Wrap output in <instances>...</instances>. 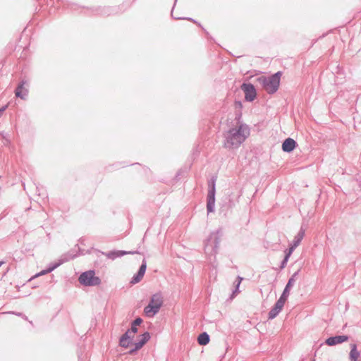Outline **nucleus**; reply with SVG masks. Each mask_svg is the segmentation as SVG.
<instances>
[{
    "label": "nucleus",
    "instance_id": "f257e3e1",
    "mask_svg": "<svg viewBox=\"0 0 361 361\" xmlns=\"http://www.w3.org/2000/svg\"><path fill=\"white\" fill-rule=\"evenodd\" d=\"M250 135V128L246 124H239L224 133V146L226 148H238Z\"/></svg>",
    "mask_w": 361,
    "mask_h": 361
},
{
    "label": "nucleus",
    "instance_id": "f03ea898",
    "mask_svg": "<svg viewBox=\"0 0 361 361\" xmlns=\"http://www.w3.org/2000/svg\"><path fill=\"white\" fill-rule=\"evenodd\" d=\"M281 75L282 73L278 71L268 77L259 76L256 80L268 94H273L279 90Z\"/></svg>",
    "mask_w": 361,
    "mask_h": 361
},
{
    "label": "nucleus",
    "instance_id": "7ed1b4c3",
    "mask_svg": "<svg viewBox=\"0 0 361 361\" xmlns=\"http://www.w3.org/2000/svg\"><path fill=\"white\" fill-rule=\"evenodd\" d=\"M163 302V295L161 292L153 294L149 304L144 308L145 314L149 318L154 317L159 312Z\"/></svg>",
    "mask_w": 361,
    "mask_h": 361
},
{
    "label": "nucleus",
    "instance_id": "20e7f679",
    "mask_svg": "<svg viewBox=\"0 0 361 361\" xmlns=\"http://www.w3.org/2000/svg\"><path fill=\"white\" fill-rule=\"evenodd\" d=\"M221 238L219 231L212 232L204 241V252L207 255H216L218 252Z\"/></svg>",
    "mask_w": 361,
    "mask_h": 361
},
{
    "label": "nucleus",
    "instance_id": "39448f33",
    "mask_svg": "<svg viewBox=\"0 0 361 361\" xmlns=\"http://www.w3.org/2000/svg\"><path fill=\"white\" fill-rule=\"evenodd\" d=\"M216 176H213L208 181V193L207 196V214L214 212L215 207L216 181Z\"/></svg>",
    "mask_w": 361,
    "mask_h": 361
},
{
    "label": "nucleus",
    "instance_id": "423d86ee",
    "mask_svg": "<svg viewBox=\"0 0 361 361\" xmlns=\"http://www.w3.org/2000/svg\"><path fill=\"white\" fill-rule=\"evenodd\" d=\"M78 281L85 286H99L102 282L101 279L95 276L94 270H88L81 273L79 276Z\"/></svg>",
    "mask_w": 361,
    "mask_h": 361
},
{
    "label": "nucleus",
    "instance_id": "0eeeda50",
    "mask_svg": "<svg viewBox=\"0 0 361 361\" xmlns=\"http://www.w3.org/2000/svg\"><path fill=\"white\" fill-rule=\"evenodd\" d=\"M240 88L245 94V100L246 102H252L256 99L257 91L253 84L250 82H243Z\"/></svg>",
    "mask_w": 361,
    "mask_h": 361
},
{
    "label": "nucleus",
    "instance_id": "6e6552de",
    "mask_svg": "<svg viewBox=\"0 0 361 361\" xmlns=\"http://www.w3.org/2000/svg\"><path fill=\"white\" fill-rule=\"evenodd\" d=\"M120 6H104L94 8L92 12L104 16H109L111 15H115L120 12Z\"/></svg>",
    "mask_w": 361,
    "mask_h": 361
},
{
    "label": "nucleus",
    "instance_id": "1a4fd4ad",
    "mask_svg": "<svg viewBox=\"0 0 361 361\" xmlns=\"http://www.w3.org/2000/svg\"><path fill=\"white\" fill-rule=\"evenodd\" d=\"M29 83L25 80H22L16 87L15 90V95L16 97H19L23 100H25L28 95Z\"/></svg>",
    "mask_w": 361,
    "mask_h": 361
},
{
    "label": "nucleus",
    "instance_id": "9d476101",
    "mask_svg": "<svg viewBox=\"0 0 361 361\" xmlns=\"http://www.w3.org/2000/svg\"><path fill=\"white\" fill-rule=\"evenodd\" d=\"M300 271V270L298 269L297 271L294 272L292 274V276L290 277V279H288V282H287V283L280 296L281 298H282L283 299H284L286 300H288V298L290 295V289L294 286L296 278L299 275Z\"/></svg>",
    "mask_w": 361,
    "mask_h": 361
},
{
    "label": "nucleus",
    "instance_id": "9b49d317",
    "mask_svg": "<svg viewBox=\"0 0 361 361\" xmlns=\"http://www.w3.org/2000/svg\"><path fill=\"white\" fill-rule=\"evenodd\" d=\"M286 300L279 298L268 313V319H273L281 312Z\"/></svg>",
    "mask_w": 361,
    "mask_h": 361
},
{
    "label": "nucleus",
    "instance_id": "f8f14e48",
    "mask_svg": "<svg viewBox=\"0 0 361 361\" xmlns=\"http://www.w3.org/2000/svg\"><path fill=\"white\" fill-rule=\"evenodd\" d=\"M349 338L348 335H336L327 338L324 343L329 346H334L348 341Z\"/></svg>",
    "mask_w": 361,
    "mask_h": 361
},
{
    "label": "nucleus",
    "instance_id": "ddd939ff",
    "mask_svg": "<svg viewBox=\"0 0 361 361\" xmlns=\"http://www.w3.org/2000/svg\"><path fill=\"white\" fill-rule=\"evenodd\" d=\"M305 231L302 226L298 233V234L295 236L292 243L290 245L289 247L286 250L290 253H293L295 249L300 244L302 240L305 236Z\"/></svg>",
    "mask_w": 361,
    "mask_h": 361
},
{
    "label": "nucleus",
    "instance_id": "4468645a",
    "mask_svg": "<svg viewBox=\"0 0 361 361\" xmlns=\"http://www.w3.org/2000/svg\"><path fill=\"white\" fill-rule=\"evenodd\" d=\"M147 269V262L146 260L144 259L142 262L141 265L139 267V269L137 272L134 274V276L132 277L130 283L131 284H136L139 283L142 279L143 278Z\"/></svg>",
    "mask_w": 361,
    "mask_h": 361
},
{
    "label": "nucleus",
    "instance_id": "2eb2a0df",
    "mask_svg": "<svg viewBox=\"0 0 361 361\" xmlns=\"http://www.w3.org/2000/svg\"><path fill=\"white\" fill-rule=\"evenodd\" d=\"M133 338L134 336H131L129 331H126L119 338V345L123 348H128L133 344Z\"/></svg>",
    "mask_w": 361,
    "mask_h": 361
},
{
    "label": "nucleus",
    "instance_id": "dca6fc26",
    "mask_svg": "<svg viewBox=\"0 0 361 361\" xmlns=\"http://www.w3.org/2000/svg\"><path fill=\"white\" fill-rule=\"evenodd\" d=\"M137 252H127L125 250H111L107 252H102V254L105 255L107 258L114 260L118 257H123L128 254H134Z\"/></svg>",
    "mask_w": 361,
    "mask_h": 361
},
{
    "label": "nucleus",
    "instance_id": "f3484780",
    "mask_svg": "<svg viewBox=\"0 0 361 361\" xmlns=\"http://www.w3.org/2000/svg\"><path fill=\"white\" fill-rule=\"evenodd\" d=\"M297 145L298 144L295 140L293 138L288 137L285 139L282 143V150L284 152L290 153L295 149Z\"/></svg>",
    "mask_w": 361,
    "mask_h": 361
},
{
    "label": "nucleus",
    "instance_id": "a211bd4d",
    "mask_svg": "<svg viewBox=\"0 0 361 361\" xmlns=\"http://www.w3.org/2000/svg\"><path fill=\"white\" fill-rule=\"evenodd\" d=\"M78 253H77V250H74V249H72L71 250H69L68 252L63 254L60 257H59V261L61 263V264H63V263L65 262H67L74 258H75L76 257H78Z\"/></svg>",
    "mask_w": 361,
    "mask_h": 361
},
{
    "label": "nucleus",
    "instance_id": "6ab92c4d",
    "mask_svg": "<svg viewBox=\"0 0 361 361\" xmlns=\"http://www.w3.org/2000/svg\"><path fill=\"white\" fill-rule=\"evenodd\" d=\"M150 334L148 331H145L144 334L140 335V338L134 343V346L137 348V350H140L150 339Z\"/></svg>",
    "mask_w": 361,
    "mask_h": 361
},
{
    "label": "nucleus",
    "instance_id": "aec40b11",
    "mask_svg": "<svg viewBox=\"0 0 361 361\" xmlns=\"http://www.w3.org/2000/svg\"><path fill=\"white\" fill-rule=\"evenodd\" d=\"M360 356V353L357 348V345L353 343L350 345V351L349 353L350 361H360L358 359Z\"/></svg>",
    "mask_w": 361,
    "mask_h": 361
},
{
    "label": "nucleus",
    "instance_id": "412c9836",
    "mask_svg": "<svg viewBox=\"0 0 361 361\" xmlns=\"http://www.w3.org/2000/svg\"><path fill=\"white\" fill-rule=\"evenodd\" d=\"M143 322V319L138 317L131 322V326L127 331H129V334H137L138 331L137 326H140Z\"/></svg>",
    "mask_w": 361,
    "mask_h": 361
},
{
    "label": "nucleus",
    "instance_id": "4be33fe9",
    "mask_svg": "<svg viewBox=\"0 0 361 361\" xmlns=\"http://www.w3.org/2000/svg\"><path fill=\"white\" fill-rule=\"evenodd\" d=\"M210 341V336L207 332H202L197 336V343L200 345H205Z\"/></svg>",
    "mask_w": 361,
    "mask_h": 361
},
{
    "label": "nucleus",
    "instance_id": "5701e85b",
    "mask_svg": "<svg viewBox=\"0 0 361 361\" xmlns=\"http://www.w3.org/2000/svg\"><path fill=\"white\" fill-rule=\"evenodd\" d=\"M284 252H285V255H284L283 260L281 262L280 269H283L286 267L288 259H289L290 255H292L291 253L288 252L286 250H285Z\"/></svg>",
    "mask_w": 361,
    "mask_h": 361
},
{
    "label": "nucleus",
    "instance_id": "b1692460",
    "mask_svg": "<svg viewBox=\"0 0 361 361\" xmlns=\"http://www.w3.org/2000/svg\"><path fill=\"white\" fill-rule=\"evenodd\" d=\"M61 265V263L60 262L59 259H58L56 262L49 264L48 265V267H47V269H48L49 272L50 273Z\"/></svg>",
    "mask_w": 361,
    "mask_h": 361
},
{
    "label": "nucleus",
    "instance_id": "393cba45",
    "mask_svg": "<svg viewBox=\"0 0 361 361\" xmlns=\"http://www.w3.org/2000/svg\"><path fill=\"white\" fill-rule=\"evenodd\" d=\"M171 16L174 18V19H178V20H190V21H192L194 23H196L198 25V26L200 27H202L201 26V24L200 23H197L195 19L192 18H180V17H175L173 16V10L171 11Z\"/></svg>",
    "mask_w": 361,
    "mask_h": 361
},
{
    "label": "nucleus",
    "instance_id": "a878e982",
    "mask_svg": "<svg viewBox=\"0 0 361 361\" xmlns=\"http://www.w3.org/2000/svg\"><path fill=\"white\" fill-rule=\"evenodd\" d=\"M49 272L48 269H45L41 271L40 272L36 274L32 278H31L30 279V281L32 280L33 278H36V277H38L39 276H42V275H44V274H49Z\"/></svg>",
    "mask_w": 361,
    "mask_h": 361
},
{
    "label": "nucleus",
    "instance_id": "bb28decb",
    "mask_svg": "<svg viewBox=\"0 0 361 361\" xmlns=\"http://www.w3.org/2000/svg\"><path fill=\"white\" fill-rule=\"evenodd\" d=\"M239 287H240V285L235 283V288L233 290L232 294H231V298L235 297L236 295V294L240 293Z\"/></svg>",
    "mask_w": 361,
    "mask_h": 361
},
{
    "label": "nucleus",
    "instance_id": "cd10ccee",
    "mask_svg": "<svg viewBox=\"0 0 361 361\" xmlns=\"http://www.w3.org/2000/svg\"><path fill=\"white\" fill-rule=\"evenodd\" d=\"M241 117H242L241 111H238V112L235 113V119L236 120L237 123H238V124L240 123Z\"/></svg>",
    "mask_w": 361,
    "mask_h": 361
},
{
    "label": "nucleus",
    "instance_id": "c85d7f7f",
    "mask_svg": "<svg viewBox=\"0 0 361 361\" xmlns=\"http://www.w3.org/2000/svg\"><path fill=\"white\" fill-rule=\"evenodd\" d=\"M137 351H138L137 348H136L134 346L133 348L130 349V350L128 351V354H129V355H135V354L137 353Z\"/></svg>",
    "mask_w": 361,
    "mask_h": 361
},
{
    "label": "nucleus",
    "instance_id": "c756f323",
    "mask_svg": "<svg viewBox=\"0 0 361 361\" xmlns=\"http://www.w3.org/2000/svg\"><path fill=\"white\" fill-rule=\"evenodd\" d=\"M243 280V277H241L240 276H238L237 278H236V280L235 281V283L240 285V283H241Z\"/></svg>",
    "mask_w": 361,
    "mask_h": 361
},
{
    "label": "nucleus",
    "instance_id": "7c9ffc66",
    "mask_svg": "<svg viewBox=\"0 0 361 361\" xmlns=\"http://www.w3.org/2000/svg\"><path fill=\"white\" fill-rule=\"evenodd\" d=\"M353 181L357 183L358 188H361V176L356 178Z\"/></svg>",
    "mask_w": 361,
    "mask_h": 361
},
{
    "label": "nucleus",
    "instance_id": "2f4dec72",
    "mask_svg": "<svg viewBox=\"0 0 361 361\" xmlns=\"http://www.w3.org/2000/svg\"><path fill=\"white\" fill-rule=\"evenodd\" d=\"M7 106H8L7 105H5L0 108V118L2 116L4 111L7 109Z\"/></svg>",
    "mask_w": 361,
    "mask_h": 361
},
{
    "label": "nucleus",
    "instance_id": "473e14b6",
    "mask_svg": "<svg viewBox=\"0 0 361 361\" xmlns=\"http://www.w3.org/2000/svg\"><path fill=\"white\" fill-rule=\"evenodd\" d=\"M182 172H183V171H182V170H179V171L176 173V177H175V178H176V180H179L180 176H181V174H182Z\"/></svg>",
    "mask_w": 361,
    "mask_h": 361
},
{
    "label": "nucleus",
    "instance_id": "72a5a7b5",
    "mask_svg": "<svg viewBox=\"0 0 361 361\" xmlns=\"http://www.w3.org/2000/svg\"><path fill=\"white\" fill-rule=\"evenodd\" d=\"M235 105H236V107H239L240 109H241L243 107L242 102L240 101H236Z\"/></svg>",
    "mask_w": 361,
    "mask_h": 361
},
{
    "label": "nucleus",
    "instance_id": "f704fd0d",
    "mask_svg": "<svg viewBox=\"0 0 361 361\" xmlns=\"http://www.w3.org/2000/svg\"><path fill=\"white\" fill-rule=\"evenodd\" d=\"M11 313H12V314H16V315H18V316H20V317H23V313H20V312H12Z\"/></svg>",
    "mask_w": 361,
    "mask_h": 361
},
{
    "label": "nucleus",
    "instance_id": "c9c22d12",
    "mask_svg": "<svg viewBox=\"0 0 361 361\" xmlns=\"http://www.w3.org/2000/svg\"><path fill=\"white\" fill-rule=\"evenodd\" d=\"M1 135L4 139H6V134L4 132L1 133Z\"/></svg>",
    "mask_w": 361,
    "mask_h": 361
},
{
    "label": "nucleus",
    "instance_id": "e433bc0d",
    "mask_svg": "<svg viewBox=\"0 0 361 361\" xmlns=\"http://www.w3.org/2000/svg\"><path fill=\"white\" fill-rule=\"evenodd\" d=\"M23 319L27 320V317L24 314L23 316Z\"/></svg>",
    "mask_w": 361,
    "mask_h": 361
},
{
    "label": "nucleus",
    "instance_id": "4c0bfd02",
    "mask_svg": "<svg viewBox=\"0 0 361 361\" xmlns=\"http://www.w3.org/2000/svg\"><path fill=\"white\" fill-rule=\"evenodd\" d=\"M75 247H77V249H78V251H80V250H81V249L78 247V245H75Z\"/></svg>",
    "mask_w": 361,
    "mask_h": 361
},
{
    "label": "nucleus",
    "instance_id": "58836bf2",
    "mask_svg": "<svg viewBox=\"0 0 361 361\" xmlns=\"http://www.w3.org/2000/svg\"><path fill=\"white\" fill-rule=\"evenodd\" d=\"M4 263V261H0V267Z\"/></svg>",
    "mask_w": 361,
    "mask_h": 361
},
{
    "label": "nucleus",
    "instance_id": "ea45409f",
    "mask_svg": "<svg viewBox=\"0 0 361 361\" xmlns=\"http://www.w3.org/2000/svg\"><path fill=\"white\" fill-rule=\"evenodd\" d=\"M311 361H315V360H314V359H312Z\"/></svg>",
    "mask_w": 361,
    "mask_h": 361
},
{
    "label": "nucleus",
    "instance_id": "a19ab883",
    "mask_svg": "<svg viewBox=\"0 0 361 361\" xmlns=\"http://www.w3.org/2000/svg\"><path fill=\"white\" fill-rule=\"evenodd\" d=\"M177 0H175V3L176 2Z\"/></svg>",
    "mask_w": 361,
    "mask_h": 361
}]
</instances>
